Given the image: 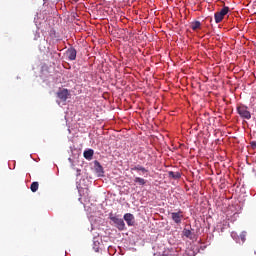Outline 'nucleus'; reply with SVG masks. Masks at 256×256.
I'll use <instances>...</instances> for the list:
<instances>
[{"label":"nucleus","instance_id":"1","mask_svg":"<svg viewBox=\"0 0 256 256\" xmlns=\"http://www.w3.org/2000/svg\"><path fill=\"white\" fill-rule=\"evenodd\" d=\"M237 113L240 115L242 119H251V112H249V108L245 105H240L237 107Z\"/></svg>","mask_w":256,"mask_h":256},{"label":"nucleus","instance_id":"2","mask_svg":"<svg viewBox=\"0 0 256 256\" xmlns=\"http://www.w3.org/2000/svg\"><path fill=\"white\" fill-rule=\"evenodd\" d=\"M227 13H229L228 6H224L219 12H216L214 14L215 23H221V21L225 19V15H227Z\"/></svg>","mask_w":256,"mask_h":256},{"label":"nucleus","instance_id":"3","mask_svg":"<svg viewBox=\"0 0 256 256\" xmlns=\"http://www.w3.org/2000/svg\"><path fill=\"white\" fill-rule=\"evenodd\" d=\"M171 219L176 223V225H181V222L183 221L184 215L183 211L179 210L178 212H171Z\"/></svg>","mask_w":256,"mask_h":256},{"label":"nucleus","instance_id":"4","mask_svg":"<svg viewBox=\"0 0 256 256\" xmlns=\"http://www.w3.org/2000/svg\"><path fill=\"white\" fill-rule=\"evenodd\" d=\"M111 221H113V223H115L117 229H119V231H123L125 229V221H123V219L121 218H117V217H111Z\"/></svg>","mask_w":256,"mask_h":256},{"label":"nucleus","instance_id":"5","mask_svg":"<svg viewBox=\"0 0 256 256\" xmlns=\"http://www.w3.org/2000/svg\"><path fill=\"white\" fill-rule=\"evenodd\" d=\"M66 57L68 61H75L77 59V50L75 48H69L66 51Z\"/></svg>","mask_w":256,"mask_h":256},{"label":"nucleus","instance_id":"6","mask_svg":"<svg viewBox=\"0 0 256 256\" xmlns=\"http://www.w3.org/2000/svg\"><path fill=\"white\" fill-rule=\"evenodd\" d=\"M124 220L129 227H133V225H135V216H133L131 213H126L124 215Z\"/></svg>","mask_w":256,"mask_h":256},{"label":"nucleus","instance_id":"7","mask_svg":"<svg viewBox=\"0 0 256 256\" xmlns=\"http://www.w3.org/2000/svg\"><path fill=\"white\" fill-rule=\"evenodd\" d=\"M57 97L61 100V101H67V99L69 98V90L67 89H62L57 93Z\"/></svg>","mask_w":256,"mask_h":256},{"label":"nucleus","instance_id":"8","mask_svg":"<svg viewBox=\"0 0 256 256\" xmlns=\"http://www.w3.org/2000/svg\"><path fill=\"white\" fill-rule=\"evenodd\" d=\"M95 172L97 173L98 177H103V173H105L103 171V166H101L98 161L95 162Z\"/></svg>","mask_w":256,"mask_h":256},{"label":"nucleus","instance_id":"9","mask_svg":"<svg viewBox=\"0 0 256 256\" xmlns=\"http://www.w3.org/2000/svg\"><path fill=\"white\" fill-rule=\"evenodd\" d=\"M83 155L88 161H91V159H93L94 151L93 149H88L84 151Z\"/></svg>","mask_w":256,"mask_h":256},{"label":"nucleus","instance_id":"10","mask_svg":"<svg viewBox=\"0 0 256 256\" xmlns=\"http://www.w3.org/2000/svg\"><path fill=\"white\" fill-rule=\"evenodd\" d=\"M190 28L192 29V31H197V29H201V22L200 21L191 22Z\"/></svg>","mask_w":256,"mask_h":256},{"label":"nucleus","instance_id":"11","mask_svg":"<svg viewBox=\"0 0 256 256\" xmlns=\"http://www.w3.org/2000/svg\"><path fill=\"white\" fill-rule=\"evenodd\" d=\"M168 177H169L170 179H181V173L169 171V172H168Z\"/></svg>","mask_w":256,"mask_h":256},{"label":"nucleus","instance_id":"12","mask_svg":"<svg viewBox=\"0 0 256 256\" xmlns=\"http://www.w3.org/2000/svg\"><path fill=\"white\" fill-rule=\"evenodd\" d=\"M134 183H137L138 185H141L143 187V185H146L147 180H145L144 178H141V177H135Z\"/></svg>","mask_w":256,"mask_h":256},{"label":"nucleus","instance_id":"13","mask_svg":"<svg viewBox=\"0 0 256 256\" xmlns=\"http://www.w3.org/2000/svg\"><path fill=\"white\" fill-rule=\"evenodd\" d=\"M32 193H37L39 190V182H33L30 186Z\"/></svg>","mask_w":256,"mask_h":256},{"label":"nucleus","instance_id":"14","mask_svg":"<svg viewBox=\"0 0 256 256\" xmlns=\"http://www.w3.org/2000/svg\"><path fill=\"white\" fill-rule=\"evenodd\" d=\"M131 171H142V173H147V169L141 165H137L133 168H131Z\"/></svg>","mask_w":256,"mask_h":256},{"label":"nucleus","instance_id":"15","mask_svg":"<svg viewBox=\"0 0 256 256\" xmlns=\"http://www.w3.org/2000/svg\"><path fill=\"white\" fill-rule=\"evenodd\" d=\"M183 234H184V237H187L188 239H191V235H193L191 230H188V229H184Z\"/></svg>","mask_w":256,"mask_h":256},{"label":"nucleus","instance_id":"16","mask_svg":"<svg viewBox=\"0 0 256 256\" xmlns=\"http://www.w3.org/2000/svg\"><path fill=\"white\" fill-rule=\"evenodd\" d=\"M208 19H209L210 23H211V21H213V18H211V17H210V18H208Z\"/></svg>","mask_w":256,"mask_h":256}]
</instances>
